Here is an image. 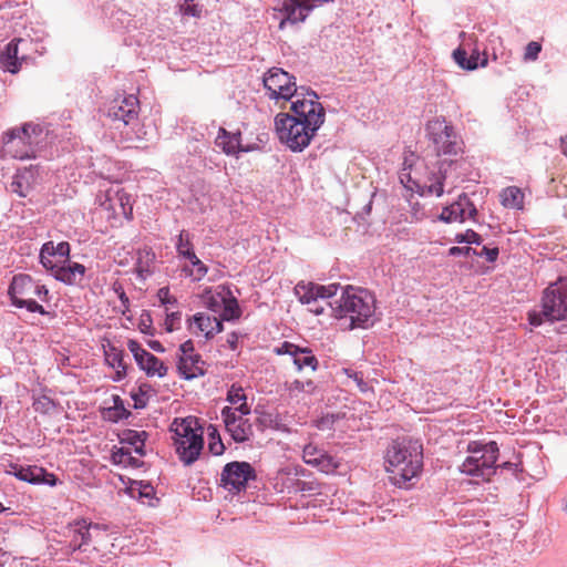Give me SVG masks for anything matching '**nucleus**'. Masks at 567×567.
<instances>
[{
	"label": "nucleus",
	"mask_w": 567,
	"mask_h": 567,
	"mask_svg": "<svg viewBox=\"0 0 567 567\" xmlns=\"http://www.w3.org/2000/svg\"><path fill=\"white\" fill-rule=\"evenodd\" d=\"M32 406L35 412L48 413L53 409V402L48 396H41L34 400Z\"/></svg>",
	"instance_id": "obj_48"
},
{
	"label": "nucleus",
	"mask_w": 567,
	"mask_h": 567,
	"mask_svg": "<svg viewBox=\"0 0 567 567\" xmlns=\"http://www.w3.org/2000/svg\"><path fill=\"white\" fill-rule=\"evenodd\" d=\"M501 203L506 208L522 209L524 206V193L516 186H509L502 190Z\"/></svg>",
	"instance_id": "obj_32"
},
{
	"label": "nucleus",
	"mask_w": 567,
	"mask_h": 567,
	"mask_svg": "<svg viewBox=\"0 0 567 567\" xmlns=\"http://www.w3.org/2000/svg\"><path fill=\"white\" fill-rule=\"evenodd\" d=\"M52 271H54L55 279L74 285L84 276L85 267L79 262L60 264Z\"/></svg>",
	"instance_id": "obj_28"
},
{
	"label": "nucleus",
	"mask_w": 567,
	"mask_h": 567,
	"mask_svg": "<svg viewBox=\"0 0 567 567\" xmlns=\"http://www.w3.org/2000/svg\"><path fill=\"white\" fill-rule=\"evenodd\" d=\"M454 240L458 244L467 243L480 245L482 237L473 229H467L465 233L456 234Z\"/></svg>",
	"instance_id": "obj_46"
},
{
	"label": "nucleus",
	"mask_w": 567,
	"mask_h": 567,
	"mask_svg": "<svg viewBox=\"0 0 567 567\" xmlns=\"http://www.w3.org/2000/svg\"><path fill=\"white\" fill-rule=\"evenodd\" d=\"M226 400L231 404L230 410H235L241 414H250L251 410L247 403V396L243 386L233 384L228 392Z\"/></svg>",
	"instance_id": "obj_30"
},
{
	"label": "nucleus",
	"mask_w": 567,
	"mask_h": 567,
	"mask_svg": "<svg viewBox=\"0 0 567 567\" xmlns=\"http://www.w3.org/2000/svg\"><path fill=\"white\" fill-rule=\"evenodd\" d=\"M209 442L208 450L214 455H221L225 451V445L215 427H212V431L208 433Z\"/></svg>",
	"instance_id": "obj_43"
},
{
	"label": "nucleus",
	"mask_w": 567,
	"mask_h": 567,
	"mask_svg": "<svg viewBox=\"0 0 567 567\" xmlns=\"http://www.w3.org/2000/svg\"><path fill=\"white\" fill-rule=\"evenodd\" d=\"M189 261V265H185L182 268V271L186 277L192 278L194 281H200L205 278L208 272V267L196 256L194 252V257H186Z\"/></svg>",
	"instance_id": "obj_33"
},
{
	"label": "nucleus",
	"mask_w": 567,
	"mask_h": 567,
	"mask_svg": "<svg viewBox=\"0 0 567 567\" xmlns=\"http://www.w3.org/2000/svg\"><path fill=\"white\" fill-rule=\"evenodd\" d=\"M31 172L23 171L18 173L10 184V188L13 193H17L21 197H25L31 188Z\"/></svg>",
	"instance_id": "obj_36"
},
{
	"label": "nucleus",
	"mask_w": 567,
	"mask_h": 567,
	"mask_svg": "<svg viewBox=\"0 0 567 567\" xmlns=\"http://www.w3.org/2000/svg\"><path fill=\"white\" fill-rule=\"evenodd\" d=\"M148 344L154 351L164 352V347L162 346V343L159 341L154 340V341H151Z\"/></svg>",
	"instance_id": "obj_61"
},
{
	"label": "nucleus",
	"mask_w": 567,
	"mask_h": 567,
	"mask_svg": "<svg viewBox=\"0 0 567 567\" xmlns=\"http://www.w3.org/2000/svg\"><path fill=\"white\" fill-rule=\"evenodd\" d=\"M173 441L181 461L190 465L194 463L204 446L203 429L194 417L175 419L171 425Z\"/></svg>",
	"instance_id": "obj_4"
},
{
	"label": "nucleus",
	"mask_w": 567,
	"mask_h": 567,
	"mask_svg": "<svg viewBox=\"0 0 567 567\" xmlns=\"http://www.w3.org/2000/svg\"><path fill=\"white\" fill-rule=\"evenodd\" d=\"M290 117L309 123L313 126H321L324 123L326 112L316 92L303 86L291 95Z\"/></svg>",
	"instance_id": "obj_9"
},
{
	"label": "nucleus",
	"mask_w": 567,
	"mask_h": 567,
	"mask_svg": "<svg viewBox=\"0 0 567 567\" xmlns=\"http://www.w3.org/2000/svg\"><path fill=\"white\" fill-rule=\"evenodd\" d=\"M105 361L109 365L116 370L114 380L118 381L126 375V364L124 362V351L114 347L109 346L105 350Z\"/></svg>",
	"instance_id": "obj_31"
},
{
	"label": "nucleus",
	"mask_w": 567,
	"mask_h": 567,
	"mask_svg": "<svg viewBox=\"0 0 567 567\" xmlns=\"http://www.w3.org/2000/svg\"><path fill=\"white\" fill-rule=\"evenodd\" d=\"M12 470L16 477L31 484H47L54 486L58 482V478L53 473H49L43 467L37 465H13Z\"/></svg>",
	"instance_id": "obj_23"
},
{
	"label": "nucleus",
	"mask_w": 567,
	"mask_h": 567,
	"mask_svg": "<svg viewBox=\"0 0 567 567\" xmlns=\"http://www.w3.org/2000/svg\"><path fill=\"white\" fill-rule=\"evenodd\" d=\"M157 297L163 305L176 303V299L171 296L169 289L167 287L161 288L157 292Z\"/></svg>",
	"instance_id": "obj_51"
},
{
	"label": "nucleus",
	"mask_w": 567,
	"mask_h": 567,
	"mask_svg": "<svg viewBox=\"0 0 567 567\" xmlns=\"http://www.w3.org/2000/svg\"><path fill=\"white\" fill-rule=\"evenodd\" d=\"M151 317L150 315H146V318H144V316H142L141 318V330L142 332H145L147 333L148 332V329L151 328Z\"/></svg>",
	"instance_id": "obj_59"
},
{
	"label": "nucleus",
	"mask_w": 567,
	"mask_h": 567,
	"mask_svg": "<svg viewBox=\"0 0 567 567\" xmlns=\"http://www.w3.org/2000/svg\"><path fill=\"white\" fill-rule=\"evenodd\" d=\"M38 288H40V289H39V293H37L35 297L40 298L41 300H45L47 296H48V289L44 286L39 285V284H38Z\"/></svg>",
	"instance_id": "obj_60"
},
{
	"label": "nucleus",
	"mask_w": 567,
	"mask_h": 567,
	"mask_svg": "<svg viewBox=\"0 0 567 567\" xmlns=\"http://www.w3.org/2000/svg\"><path fill=\"white\" fill-rule=\"evenodd\" d=\"M476 214L474 204L463 194L455 203L443 208L440 219L445 223H463L467 218H474Z\"/></svg>",
	"instance_id": "obj_22"
},
{
	"label": "nucleus",
	"mask_w": 567,
	"mask_h": 567,
	"mask_svg": "<svg viewBox=\"0 0 567 567\" xmlns=\"http://www.w3.org/2000/svg\"><path fill=\"white\" fill-rule=\"evenodd\" d=\"M456 161H442L440 162L436 172L431 171L425 176L423 182V194L442 196L444 193V182L450 178V171L456 167Z\"/></svg>",
	"instance_id": "obj_20"
},
{
	"label": "nucleus",
	"mask_w": 567,
	"mask_h": 567,
	"mask_svg": "<svg viewBox=\"0 0 567 567\" xmlns=\"http://www.w3.org/2000/svg\"><path fill=\"white\" fill-rule=\"evenodd\" d=\"M241 315V310L239 308V305L236 300V298H234L230 295H226V298H225V303L221 307V310H220V313H219V320H233V319H238Z\"/></svg>",
	"instance_id": "obj_37"
},
{
	"label": "nucleus",
	"mask_w": 567,
	"mask_h": 567,
	"mask_svg": "<svg viewBox=\"0 0 567 567\" xmlns=\"http://www.w3.org/2000/svg\"><path fill=\"white\" fill-rule=\"evenodd\" d=\"M39 289L38 282L29 275L20 274L13 277L9 287V295L16 307H24L30 312L45 315L44 308L35 300V295L39 293Z\"/></svg>",
	"instance_id": "obj_10"
},
{
	"label": "nucleus",
	"mask_w": 567,
	"mask_h": 567,
	"mask_svg": "<svg viewBox=\"0 0 567 567\" xmlns=\"http://www.w3.org/2000/svg\"><path fill=\"white\" fill-rule=\"evenodd\" d=\"M264 86L272 100L287 102L298 90L295 78L279 68L270 69L264 76Z\"/></svg>",
	"instance_id": "obj_11"
},
{
	"label": "nucleus",
	"mask_w": 567,
	"mask_h": 567,
	"mask_svg": "<svg viewBox=\"0 0 567 567\" xmlns=\"http://www.w3.org/2000/svg\"><path fill=\"white\" fill-rule=\"evenodd\" d=\"M70 250L68 241L56 245L53 241H47L40 250V261L45 269L53 270L58 265L69 261Z\"/></svg>",
	"instance_id": "obj_21"
},
{
	"label": "nucleus",
	"mask_w": 567,
	"mask_h": 567,
	"mask_svg": "<svg viewBox=\"0 0 567 567\" xmlns=\"http://www.w3.org/2000/svg\"><path fill=\"white\" fill-rule=\"evenodd\" d=\"M216 145L227 155H235L238 152H249V146H244L240 142V133H229L225 128H219L216 137Z\"/></svg>",
	"instance_id": "obj_27"
},
{
	"label": "nucleus",
	"mask_w": 567,
	"mask_h": 567,
	"mask_svg": "<svg viewBox=\"0 0 567 567\" xmlns=\"http://www.w3.org/2000/svg\"><path fill=\"white\" fill-rule=\"evenodd\" d=\"M221 290L215 293L207 292L205 296L206 307L214 313H220L221 307L225 303L226 295H230V291L224 287H219Z\"/></svg>",
	"instance_id": "obj_38"
},
{
	"label": "nucleus",
	"mask_w": 567,
	"mask_h": 567,
	"mask_svg": "<svg viewBox=\"0 0 567 567\" xmlns=\"http://www.w3.org/2000/svg\"><path fill=\"white\" fill-rule=\"evenodd\" d=\"M343 372L349 379L353 380L361 392L365 393L371 389L368 382L364 381L362 372H357L351 369H344Z\"/></svg>",
	"instance_id": "obj_45"
},
{
	"label": "nucleus",
	"mask_w": 567,
	"mask_h": 567,
	"mask_svg": "<svg viewBox=\"0 0 567 567\" xmlns=\"http://www.w3.org/2000/svg\"><path fill=\"white\" fill-rule=\"evenodd\" d=\"M177 369L184 379L192 380L198 377H203L206 373V362L198 353L190 355H179Z\"/></svg>",
	"instance_id": "obj_25"
},
{
	"label": "nucleus",
	"mask_w": 567,
	"mask_h": 567,
	"mask_svg": "<svg viewBox=\"0 0 567 567\" xmlns=\"http://www.w3.org/2000/svg\"><path fill=\"white\" fill-rule=\"evenodd\" d=\"M542 51L540 43L536 41H532L527 44L524 53V60L526 61H535Z\"/></svg>",
	"instance_id": "obj_47"
},
{
	"label": "nucleus",
	"mask_w": 567,
	"mask_h": 567,
	"mask_svg": "<svg viewBox=\"0 0 567 567\" xmlns=\"http://www.w3.org/2000/svg\"><path fill=\"white\" fill-rule=\"evenodd\" d=\"M275 128L281 143L293 152L306 148L320 126L290 117L288 113H279L275 117Z\"/></svg>",
	"instance_id": "obj_5"
},
{
	"label": "nucleus",
	"mask_w": 567,
	"mask_h": 567,
	"mask_svg": "<svg viewBox=\"0 0 567 567\" xmlns=\"http://www.w3.org/2000/svg\"><path fill=\"white\" fill-rule=\"evenodd\" d=\"M181 320V313L173 311L166 315L165 324L168 331H173L176 323Z\"/></svg>",
	"instance_id": "obj_52"
},
{
	"label": "nucleus",
	"mask_w": 567,
	"mask_h": 567,
	"mask_svg": "<svg viewBox=\"0 0 567 567\" xmlns=\"http://www.w3.org/2000/svg\"><path fill=\"white\" fill-rule=\"evenodd\" d=\"M226 342L231 350H236L238 346V334L236 332L229 333Z\"/></svg>",
	"instance_id": "obj_58"
},
{
	"label": "nucleus",
	"mask_w": 567,
	"mask_h": 567,
	"mask_svg": "<svg viewBox=\"0 0 567 567\" xmlns=\"http://www.w3.org/2000/svg\"><path fill=\"white\" fill-rule=\"evenodd\" d=\"M324 453L323 450L318 449L316 445L308 444L303 447L302 458L308 465L316 466Z\"/></svg>",
	"instance_id": "obj_42"
},
{
	"label": "nucleus",
	"mask_w": 567,
	"mask_h": 567,
	"mask_svg": "<svg viewBox=\"0 0 567 567\" xmlns=\"http://www.w3.org/2000/svg\"><path fill=\"white\" fill-rule=\"evenodd\" d=\"M146 436H147V434L145 431L128 430L124 433L123 441L133 445L134 451L137 454L144 455V443H145Z\"/></svg>",
	"instance_id": "obj_39"
},
{
	"label": "nucleus",
	"mask_w": 567,
	"mask_h": 567,
	"mask_svg": "<svg viewBox=\"0 0 567 567\" xmlns=\"http://www.w3.org/2000/svg\"><path fill=\"white\" fill-rule=\"evenodd\" d=\"M275 352L277 354L290 355L298 371H301L303 368H310L311 371H316L318 368V359L309 348H301L285 341L275 349Z\"/></svg>",
	"instance_id": "obj_19"
},
{
	"label": "nucleus",
	"mask_w": 567,
	"mask_h": 567,
	"mask_svg": "<svg viewBox=\"0 0 567 567\" xmlns=\"http://www.w3.org/2000/svg\"><path fill=\"white\" fill-rule=\"evenodd\" d=\"M498 254H499V251H498L497 247L488 248V247L484 246L482 248V250L480 252L476 251L475 255L480 256V257L484 256L487 259V261L493 262L497 259Z\"/></svg>",
	"instance_id": "obj_49"
},
{
	"label": "nucleus",
	"mask_w": 567,
	"mask_h": 567,
	"mask_svg": "<svg viewBox=\"0 0 567 567\" xmlns=\"http://www.w3.org/2000/svg\"><path fill=\"white\" fill-rule=\"evenodd\" d=\"M322 302L329 305L330 302H327L326 300H319L318 303H311V305H307L309 308V311L319 316L321 313H323L324 311V306L322 305Z\"/></svg>",
	"instance_id": "obj_56"
},
{
	"label": "nucleus",
	"mask_w": 567,
	"mask_h": 567,
	"mask_svg": "<svg viewBox=\"0 0 567 567\" xmlns=\"http://www.w3.org/2000/svg\"><path fill=\"white\" fill-rule=\"evenodd\" d=\"M20 44H27V42L22 39H14L0 53V64L4 71L13 74L20 71L22 63L25 61V55L19 54Z\"/></svg>",
	"instance_id": "obj_24"
},
{
	"label": "nucleus",
	"mask_w": 567,
	"mask_h": 567,
	"mask_svg": "<svg viewBox=\"0 0 567 567\" xmlns=\"http://www.w3.org/2000/svg\"><path fill=\"white\" fill-rule=\"evenodd\" d=\"M179 10L185 16L199 17L200 10L196 4H188L187 0H183L179 4Z\"/></svg>",
	"instance_id": "obj_50"
},
{
	"label": "nucleus",
	"mask_w": 567,
	"mask_h": 567,
	"mask_svg": "<svg viewBox=\"0 0 567 567\" xmlns=\"http://www.w3.org/2000/svg\"><path fill=\"white\" fill-rule=\"evenodd\" d=\"M111 458L114 464L138 466V460L131 455L130 449L121 447L113 451Z\"/></svg>",
	"instance_id": "obj_40"
},
{
	"label": "nucleus",
	"mask_w": 567,
	"mask_h": 567,
	"mask_svg": "<svg viewBox=\"0 0 567 567\" xmlns=\"http://www.w3.org/2000/svg\"><path fill=\"white\" fill-rule=\"evenodd\" d=\"M502 466H503V467H508V468H509V467L512 466V463L506 462V463H504Z\"/></svg>",
	"instance_id": "obj_64"
},
{
	"label": "nucleus",
	"mask_w": 567,
	"mask_h": 567,
	"mask_svg": "<svg viewBox=\"0 0 567 567\" xmlns=\"http://www.w3.org/2000/svg\"><path fill=\"white\" fill-rule=\"evenodd\" d=\"M471 254H474V255L476 254V250L471 247L454 246L449 249L450 256H460V255L470 256Z\"/></svg>",
	"instance_id": "obj_53"
},
{
	"label": "nucleus",
	"mask_w": 567,
	"mask_h": 567,
	"mask_svg": "<svg viewBox=\"0 0 567 567\" xmlns=\"http://www.w3.org/2000/svg\"><path fill=\"white\" fill-rule=\"evenodd\" d=\"M328 422H329V420H328V419H322V420L318 423V427H319V429H323V425H324L326 423H328Z\"/></svg>",
	"instance_id": "obj_63"
},
{
	"label": "nucleus",
	"mask_w": 567,
	"mask_h": 567,
	"mask_svg": "<svg viewBox=\"0 0 567 567\" xmlns=\"http://www.w3.org/2000/svg\"><path fill=\"white\" fill-rule=\"evenodd\" d=\"M467 451L471 455L461 465L462 473L489 481L491 476L495 473V463L498 457L496 442L485 444L471 442Z\"/></svg>",
	"instance_id": "obj_6"
},
{
	"label": "nucleus",
	"mask_w": 567,
	"mask_h": 567,
	"mask_svg": "<svg viewBox=\"0 0 567 567\" xmlns=\"http://www.w3.org/2000/svg\"><path fill=\"white\" fill-rule=\"evenodd\" d=\"M179 355L195 354L194 343L192 340H187L179 346Z\"/></svg>",
	"instance_id": "obj_54"
},
{
	"label": "nucleus",
	"mask_w": 567,
	"mask_h": 567,
	"mask_svg": "<svg viewBox=\"0 0 567 567\" xmlns=\"http://www.w3.org/2000/svg\"><path fill=\"white\" fill-rule=\"evenodd\" d=\"M97 528V525L89 523L86 519H79L72 525V539L70 547L73 551L82 549L83 546L91 543L90 528Z\"/></svg>",
	"instance_id": "obj_29"
},
{
	"label": "nucleus",
	"mask_w": 567,
	"mask_h": 567,
	"mask_svg": "<svg viewBox=\"0 0 567 567\" xmlns=\"http://www.w3.org/2000/svg\"><path fill=\"white\" fill-rule=\"evenodd\" d=\"M384 464L393 485L410 488L423 468L422 444L414 440L393 441L386 450Z\"/></svg>",
	"instance_id": "obj_1"
},
{
	"label": "nucleus",
	"mask_w": 567,
	"mask_h": 567,
	"mask_svg": "<svg viewBox=\"0 0 567 567\" xmlns=\"http://www.w3.org/2000/svg\"><path fill=\"white\" fill-rule=\"evenodd\" d=\"M114 411L117 419L128 414L118 396L114 398Z\"/></svg>",
	"instance_id": "obj_55"
},
{
	"label": "nucleus",
	"mask_w": 567,
	"mask_h": 567,
	"mask_svg": "<svg viewBox=\"0 0 567 567\" xmlns=\"http://www.w3.org/2000/svg\"><path fill=\"white\" fill-rule=\"evenodd\" d=\"M115 291L118 295L122 306L124 307L123 312H125V310L128 309V306H130L128 297L126 296L125 291L121 287L115 288Z\"/></svg>",
	"instance_id": "obj_57"
},
{
	"label": "nucleus",
	"mask_w": 567,
	"mask_h": 567,
	"mask_svg": "<svg viewBox=\"0 0 567 567\" xmlns=\"http://www.w3.org/2000/svg\"><path fill=\"white\" fill-rule=\"evenodd\" d=\"M329 306L336 318H349L352 329L364 328L375 312V298L365 289L347 286L340 298Z\"/></svg>",
	"instance_id": "obj_2"
},
{
	"label": "nucleus",
	"mask_w": 567,
	"mask_h": 567,
	"mask_svg": "<svg viewBox=\"0 0 567 567\" xmlns=\"http://www.w3.org/2000/svg\"><path fill=\"white\" fill-rule=\"evenodd\" d=\"M463 43L453 51V59L455 63L464 70H475L478 65L485 66L487 64L486 52L483 53L481 60L480 51L476 47L471 48V44L476 43V38L473 35H466L465 32L461 33Z\"/></svg>",
	"instance_id": "obj_15"
},
{
	"label": "nucleus",
	"mask_w": 567,
	"mask_h": 567,
	"mask_svg": "<svg viewBox=\"0 0 567 567\" xmlns=\"http://www.w3.org/2000/svg\"><path fill=\"white\" fill-rule=\"evenodd\" d=\"M190 329L194 333H203L207 339L223 331V322L216 317L206 313L194 315L190 321Z\"/></svg>",
	"instance_id": "obj_26"
},
{
	"label": "nucleus",
	"mask_w": 567,
	"mask_h": 567,
	"mask_svg": "<svg viewBox=\"0 0 567 567\" xmlns=\"http://www.w3.org/2000/svg\"><path fill=\"white\" fill-rule=\"evenodd\" d=\"M561 151L567 156V136L561 138Z\"/></svg>",
	"instance_id": "obj_62"
},
{
	"label": "nucleus",
	"mask_w": 567,
	"mask_h": 567,
	"mask_svg": "<svg viewBox=\"0 0 567 567\" xmlns=\"http://www.w3.org/2000/svg\"><path fill=\"white\" fill-rule=\"evenodd\" d=\"M127 348L134 355V359L138 367L148 377L156 375L158 378H163L167 374L168 368L165 365V363L154 354L143 349L137 341L128 340Z\"/></svg>",
	"instance_id": "obj_16"
},
{
	"label": "nucleus",
	"mask_w": 567,
	"mask_h": 567,
	"mask_svg": "<svg viewBox=\"0 0 567 567\" xmlns=\"http://www.w3.org/2000/svg\"><path fill=\"white\" fill-rule=\"evenodd\" d=\"M35 130V126L25 124L21 130L12 131L7 134L8 138L4 141L6 152L18 159L34 157L33 141L31 140L30 131L34 133Z\"/></svg>",
	"instance_id": "obj_13"
},
{
	"label": "nucleus",
	"mask_w": 567,
	"mask_h": 567,
	"mask_svg": "<svg viewBox=\"0 0 567 567\" xmlns=\"http://www.w3.org/2000/svg\"><path fill=\"white\" fill-rule=\"evenodd\" d=\"M104 200L101 206L111 213L113 218H125L127 220L133 217V203L131 195L120 187H111L105 192Z\"/></svg>",
	"instance_id": "obj_14"
},
{
	"label": "nucleus",
	"mask_w": 567,
	"mask_h": 567,
	"mask_svg": "<svg viewBox=\"0 0 567 567\" xmlns=\"http://www.w3.org/2000/svg\"><path fill=\"white\" fill-rule=\"evenodd\" d=\"M315 467H317L322 473L331 474L339 467V463L334 460V457L324 453L323 456L319 458Z\"/></svg>",
	"instance_id": "obj_44"
},
{
	"label": "nucleus",
	"mask_w": 567,
	"mask_h": 567,
	"mask_svg": "<svg viewBox=\"0 0 567 567\" xmlns=\"http://www.w3.org/2000/svg\"><path fill=\"white\" fill-rule=\"evenodd\" d=\"M256 477L255 470L247 462H230L225 465L220 475V485L233 493L246 488L249 480Z\"/></svg>",
	"instance_id": "obj_12"
},
{
	"label": "nucleus",
	"mask_w": 567,
	"mask_h": 567,
	"mask_svg": "<svg viewBox=\"0 0 567 567\" xmlns=\"http://www.w3.org/2000/svg\"><path fill=\"white\" fill-rule=\"evenodd\" d=\"M176 252L179 258L194 257L193 237L189 231L183 229L177 236L175 244Z\"/></svg>",
	"instance_id": "obj_35"
},
{
	"label": "nucleus",
	"mask_w": 567,
	"mask_h": 567,
	"mask_svg": "<svg viewBox=\"0 0 567 567\" xmlns=\"http://www.w3.org/2000/svg\"><path fill=\"white\" fill-rule=\"evenodd\" d=\"M339 288H341L339 284L322 286L313 282H299L295 287V293L301 303L311 305L336 296Z\"/></svg>",
	"instance_id": "obj_18"
},
{
	"label": "nucleus",
	"mask_w": 567,
	"mask_h": 567,
	"mask_svg": "<svg viewBox=\"0 0 567 567\" xmlns=\"http://www.w3.org/2000/svg\"><path fill=\"white\" fill-rule=\"evenodd\" d=\"M140 103L135 95L125 96L110 109L109 115L114 121L123 122L124 130L122 135L126 141H142L147 136V132L142 123H138Z\"/></svg>",
	"instance_id": "obj_7"
},
{
	"label": "nucleus",
	"mask_w": 567,
	"mask_h": 567,
	"mask_svg": "<svg viewBox=\"0 0 567 567\" xmlns=\"http://www.w3.org/2000/svg\"><path fill=\"white\" fill-rule=\"evenodd\" d=\"M540 307V311L530 310L527 313V320L533 327L567 319V279L559 278L544 289Z\"/></svg>",
	"instance_id": "obj_3"
},
{
	"label": "nucleus",
	"mask_w": 567,
	"mask_h": 567,
	"mask_svg": "<svg viewBox=\"0 0 567 567\" xmlns=\"http://www.w3.org/2000/svg\"><path fill=\"white\" fill-rule=\"evenodd\" d=\"M286 386H287V391L291 398L298 396V394L301 392L311 393V392H313V390L316 388L315 383L311 380H307V381L295 380L292 382L286 383Z\"/></svg>",
	"instance_id": "obj_41"
},
{
	"label": "nucleus",
	"mask_w": 567,
	"mask_h": 567,
	"mask_svg": "<svg viewBox=\"0 0 567 567\" xmlns=\"http://www.w3.org/2000/svg\"><path fill=\"white\" fill-rule=\"evenodd\" d=\"M246 415L247 414H241L235 410H230L228 406H225L221 410V417L226 431L235 442H246L252 435V427L248 419L245 417Z\"/></svg>",
	"instance_id": "obj_17"
},
{
	"label": "nucleus",
	"mask_w": 567,
	"mask_h": 567,
	"mask_svg": "<svg viewBox=\"0 0 567 567\" xmlns=\"http://www.w3.org/2000/svg\"><path fill=\"white\" fill-rule=\"evenodd\" d=\"M426 133L436 156H455L463 151V142L445 118L436 117L426 124Z\"/></svg>",
	"instance_id": "obj_8"
},
{
	"label": "nucleus",
	"mask_w": 567,
	"mask_h": 567,
	"mask_svg": "<svg viewBox=\"0 0 567 567\" xmlns=\"http://www.w3.org/2000/svg\"><path fill=\"white\" fill-rule=\"evenodd\" d=\"M154 262L155 254L151 249L144 248L137 251L135 268L141 277L151 274Z\"/></svg>",
	"instance_id": "obj_34"
}]
</instances>
